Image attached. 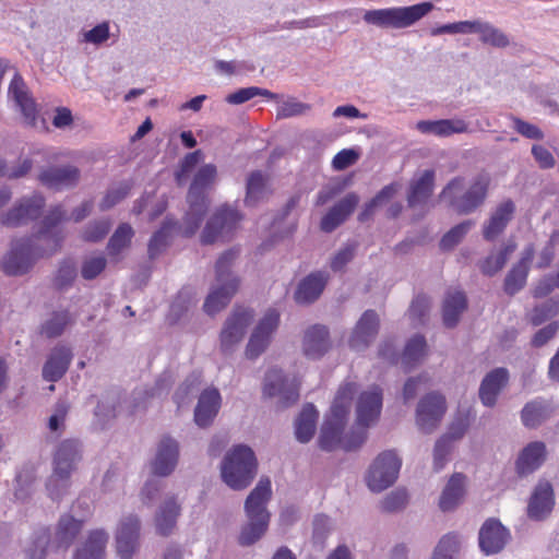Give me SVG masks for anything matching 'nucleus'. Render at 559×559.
<instances>
[{
	"label": "nucleus",
	"instance_id": "obj_4",
	"mask_svg": "<svg viewBox=\"0 0 559 559\" xmlns=\"http://www.w3.org/2000/svg\"><path fill=\"white\" fill-rule=\"evenodd\" d=\"M237 257L238 251L229 249L223 252L215 263V277L203 305L204 311L210 316L222 311L239 288L240 280L231 271Z\"/></svg>",
	"mask_w": 559,
	"mask_h": 559
},
{
	"label": "nucleus",
	"instance_id": "obj_55",
	"mask_svg": "<svg viewBox=\"0 0 559 559\" xmlns=\"http://www.w3.org/2000/svg\"><path fill=\"white\" fill-rule=\"evenodd\" d=\"M130 190L131 185L128 181L119 182L112 186L99 203L100 210L106 211L111 209L117 203L122 201L129 194Z\"/></svg>",
	"mask_w": 559,
	"mask_h": 559
},
{
	"label": "nucleus",
	"instance_id": "obj_9",
	"mask_svg": "<svg viewBox=\"0 0 559 559\" xmlns=\"http://www.w3.org/2000/svg\"><path fill=\"white\" fill-rule=\"evenodd\" d=\"M36 239L34 237L24 238L13 242L10 252L2 260V269L8 275H22L26 273L35 260L52 254L45 247H35Z\"/></svg>",
	"mask_w": 559,
	"mask_h": 559
},
{
	"label": "nucleus",
	"instance_id": "obj_7",
	"mask_svg": "<svg viewBox=\"0 0 559 559\" xmlns=\"http://www.w3.org/2000/svg\"><path fill=\"white\" fill-rule=\"evenodd\" d=\"M433 9L431 2H421L411 7L368 10L364 13L367 24L381 28H406L423 19Z\"/></svg>",
	"mask_w": 559,
	"mask_h": 559
},
{
	"label": "nucleus",
	"instance_id": "obj_50",
	"mask_svg": "<svg viewBox=\"0 0 559 559\" xmlns=\"http://www.w3.org/2000/svg\"><path fill=\"white\" fill-rule=\"evenodd\" d=\"M49 542L50 534L48 530L43 528L36 532L25 548L26 559H45Z\"/></svg>",
	"mask_w": 559,
	"mask_h": 559
},
{
	"label": "nucleus",
	"instance_id": "obj_51",
	"mask_svg": "<svg viewBox=\"0 0 559 559\" xmlns=\"http://www.w3.org/2000/svg\"><path fill=\"white\" fill-rule=\"evenodd\" d=\"M255 96H263V97H266L270 99L277 98V95L270 92L269 90L260 88L257 86H250V87L240 88V90L227 95L225 100L231 105H240V104H243V103L250 100L251 98H253Z\"/></svg>",
	"mask_w": 559,
	"mask_h": 559
},
{
	"label": "nucleus",
	"instance_id": "obj_14",
	"mask_svg": "<svg viewBox=\"0 0 559 559\" xmlns=\"http://www.w3.org/2000/svg\"><path fill=\"white\" fill-rule=\"evenodd\" d=\"M444 397L436 392L420 399L416 408V426L424 433H432L440 425L445 413Z\"/></svg>",
	"mask_w": 559,
	"mask_h": 559
},
{
	"label": "nucleus",
	"instance_id": "obj_26",
	"mask_svg": "<svg viewBox=\"0 0 559 559\" xmlns=\"http://www.w3.org/2000/svg\"><path fill=\"white\" fill-rule=\"evenodd\" d=\"M9 96L21 110L25 122L29 126H34L37 116L36 104L29 96L26 85L17 72H14L13 79L10 83Z\"/></svg>",
	"mask_w": 559,
	"mask_h": 559
},
{
	"label": "nucleus",
	"instance_id": "obj_47",
	"mask_svg": "<svg viewBox=\"0 0 559 559\" xmlns=\"http://www.w3.org/2000/svg\"><path fill=\"white\" fill-rule=\"evenodd\" d=\"M269 192L265 176L261 171H253L247 179L246 202L254 204L262 200Z\"/></svg>",
	"mask_w": 559,
	"mask_h": 559
},
{
	"label": "nucleus",
	"instance_id": "obj_2",
	"mask_svg": "<svg viewBox=\"0 0 559 559\" xmlns=\"http://www.w3.org/2000/svg\"><path fill=\"white\" fill-rule=\"evenodd\" d=\"M490 182V176L486 173L477 174L468 185L465 178L457 176L448 182L439 198L457 214L468 215L484 205Z\"/></svg>",
	"mask_w": 559,
	"mask_h": 559
},
{
	"label": "nucleus",
	"instance_id": "obj_11",
	"mask_svg": "<svg viewBox=\"0 0 559 559\" xmlns=\"http://www.w3.org/2000/svg\"><path fill=\"white\" fill-rule=\"evenodd\" d=\"M252 320L253 311L241 307L235 308L227 317L219 334L221 350L224 354H231L237 348Z\"/></svg>",
	"mask_w": 559,
	"mask_h": 559
},
{
	"label": "nucleus",
	"instance_id": "obj_22",
	"mask_svg": "<svg viewBox=\"0 0 559 559\" xmlns=\"http://www.w3.org/2000/svg\"><path fill=\"white\" fill-rule=\"evenodd\" d=\"M379 330V317L373 310H367L356 323L348 340L350 348L362 350L376 338Z\"/></svg>",
	"mask_w": 559,
	"mask_h": 559
},
{
	"label": "nucleus",
	"instance_id": "obj_17",
	"mask_svg": "<svg viewBox=\"0 0 559 559\" xmlns=\"http://www.w3.org/2000/svg\"><path fill=\"white\" fill-rule=\"evenodd\" d=\"M555 507V491L552 485L540 479L533 488L527 501L526 515L532 521H545Z\"/></svg>",
	"mask_w": 559,
	"mask_h": 559
},
{
	"label": "nucleus",
	"instance_id": "obj_46",
	"mask_svg": "<svg viewBox=\"0 0 559 559\" xmlns=\"http://www.w3.org/2000/svg\"><path fill=\"white\" fill-rule=\"evenodd\" d=\"M460 548V536L454 533L445 534L435 547L431 559H455Z\"/></svg>",
	"mask_w": 559,
	"mask_h": 559
},
{
	"label": "nucleus",
	"instance_id": "obj_30",
	"mask_svg": "<svg viewBox=\"0 0 559 559\" xmlns=\"http://www.w3.org/2000/svg\"><path fill=\"white\" fill-rule=\"evenodd\" d=\"M71 360L72 352L69 347L56 346L43 367V378L50 382L58 381L67 372Z\"/></svg>",
	"mask_w": 559,
	"mask_h": 559
},
{
	"label": "nucleus",
	"instance_id": "obj_10",
	"mask_svg": "<svg viewBox=\"0 0 559 559\" xmlns=\"http://www.w3.org/2000/svg\"><path fill=\"white\" fill-rule=\"evenodd\" d=\"M45 204V198L37 192L21 197L0 214V223L10 228L25 226L41 216Z\"/></svg>",
	"mask_w": 559,
	"mask_h": 559
},
{
	"label": "nucleus",
	"instance_id": "obj_32",
	"mask_svg": "<svg viewBox=\"0 0 559 559\" xmlns=\"http://www.w3.org/2000/svg\"><path fill=\"white\" fill-rule=\"evenodd\" d=\"M416 129L421 133L433 134L437 136H450L468 132V123L460 118L441 120H420L416 123Z\"/></svg>",
	"mask_w": 559,
	"mask_h": 559
},
{
	"label": "nucleus",
	"instance_id": "obj_48",
	"mask_svg": "<svg viewBox=\"0 0 559 559\" xmlns=\"http://www.w3.org/2000/svg\"><path fill=\"white\" fill-rule=\"evenodd\" d=\"M426 355V341L421 335L413 336L406 344L403 356L402 364L411 368L417 362H419L424 356Z\"/></svg>",
	"mask_w": 559,
	"mask_h": 559
},
{
	"label": "nucleus",
	"instance_id": "obj_36",
	"mask_svg": "<svg viewBox=\"0 0 559 559\" xmlns=\"http://www.w3.org/2000/svg\"><path fill=\"white\" fill-rule=\"evenodd\" d=\"M467 308V300L464 293L450 290L447 293L442 304V320L447 328H454L461 316Z\"/></svg>",
	"mask_w": 559,
	"mask_h": 559
},
{
	"label": "nucleus",
	"instance_id": "obj_41",
	"mask_svg": "<svg viewBox=\"0 0 559 559\" xmlns=\"http://www.w3.org/2000/svg\"><path fill=\"white\" fill-rule=\"evenodd\" d=\"M474 34H478L479 40L485 45L496 48H504L510 45L508 35L486 21L477 20Z\"/></svg>",
	"mask_w": 559,
	"mask_h": 559
},
{
	"label": "nucleus",
	"instance_id": "obj_33",
	"mask_svg": "<svg viewBox=\"0 0 559 559\" xmlns=\"http://www.w3.org/2000/svg\"><path fill=\"white\" fill-rule=\"evenodd\" d=\"M329 331L323 325H313L306 330L302 349L307 357L316 359L323 356L330 348Z\"/></svg>",
	"mask_w": 559,
	"mask_h": 559
},
{
	"label": "nucleus",
	"instance_id": "obj_6",
	"mask_svg": "<svg viewBox=\"0 0 559 559\" xmlns=\"http://www.w3.org/2000/svg\"><path fill=\"white\" fill-rule=\"evenodd\" d=\"M215 178L216 167L213 164L202 166L195 174L187 195L189 209L181 224L183 235L192 236L199 229L209 205L204 190L214 183Z\"/></svg>",
	"mask_w": 559,
	"mask_h": 559
},
{
	"label": "nucleus",
	"instance_id": "obj_5",
	"mask_svg": "<svg viewBox=\"0 0 559 559\" xmlns=\"http://www.w3.org/2000/svg\"><path fill=\"white\" fill-rule=\"evenodd\" d=\"M258 474V460L251 448L237 444L221 462L222 480L233 490L246 489Z\"/></svg>",
	"mask_w": 559,
	"mask_h": 559
},
{
	"label": "nucleus",
	"instance_id": "obj_45",
	"mask_svg": "<svg viewBox=\"0 0 559 559\" xmlns=\"http://www.w3.org/2000/svg\"><path fill=\"white\" fill-rule=\"evenodd\" d=\"M70 475L71 473H69V471H59L57 467L53 468L46 484L48 495L52 500H59L68 492Z\"/></svg>",
	"mask_w": 559,
	"mask_h": 559
},
{
	"label": "nucleus",
	"instance_id": "obj_40",
	"mask_svg": "<svg viewBox=\"0 0 559 559\" xmlns=\"http://www.w3.org/2000/svg\"><path fill=\"white\" fill-rule=\"evenodd\" d=\"M80 457L79 441L73 439L64 440L56 451L55 467L59 468V471H69L71 473Z\"/></svg>",
	"mask_w": 559,
	"mask_h": 559
},
{
	"label": "nucleus",
	"instance_id": "obj_60",
	"mask_svg": "<svg viewBox=\"0 0 559 559\" xmlns=\"http://www.w3.org/2000/svg\"><path fill=\"white\" fill-rule=\"evenodd\" d=\"M109 229L110 223L108 221H95L84 228L82 238L88 242H97L108 234Z\"/></svg>",
	"mask_w": 559,
	"mask_h": 559
},
{
	"label": "nucleus",
	"instance_id": "obj_58",
	"mask_svg": "<svg viewBox=\"0 0 559 559\" xmlns=\"http://www.w3.org/2000/svg\"><path fill=\"white\" fill-rule=\"evenodd\" d=\"M311 106L306 103H301L297 99L290 98L283 102L277 109V117L290 118L296 116H304L310 111Z\"/></svg>",
	"mask_w": 559,
	"mask_h": 559
},
{
	"label": "nucleus",
	"instance_id": "obj_31",
	"mask_svg": "<svg viewBox=\"0 0 559 559\" xmlns=\"http://www.w3.org/2000/svg\"><path fill=\"white\" fill-rule=\"evenodd\" d=\"M221 395L216 389H206L199 397L194 409V421L199 427H207L218 413Z\"/></svg>",
	"mask_w": 559,
	"mask_h": 559
},
{
	"label": "nucleus",
	"instance_id": "obj_1",
	"mask_svg": "<svg viewBox=\"0 0 559 559\" xmlns=\"http://www.w3.org/2000/svg\"><path fill=\"white\" fill-rule=\"evenodd\" d=\"M357 392L354 382L343 383L334 397L330 413L321 427L319 444L321 449L331 451L337 447L346 451L358 449L367 439V429L373 426L381 414L382 392L378 386L362 391L356 401V426L344 433L348 420L352 401Z\"/></svg>",
	"mask_w": 559,
	"mask_h": 559
},
{
	"label": "nucleus",
	"instance_id": "obj_19",
	"mask_svg": "<svg viewBox=\"0 0 559 559\" xmlns=\"http://www.w3.org/2000/svg\"><path fill=\"white\" fill-rule=\"evenodd\" d=\"M81 178L80 169L74 165H53L39 170L37 180L45 187L53 190H63L75 187Z\"/></svg>",
	"mask_w": 559,
	"mask_h": 559
},
{
	"label": "nucleus",
	"instance_id": "obj_62",
	"mask_svg": "<svg viewBox=\"0 0 559 559\" xmlns=\"http://www.w3.org/2000/svg\"><path fill=\"white\" fill-rule=\"evenodd\" d=\"M107 261L103 255L86 258L81 267V274L85 280H93L106 267Z\"/></svg>",
	"mask_w": 559,
	"mask_h": 559
},
{
	"label": "nucleus",
	"instance_id": "obj_53",
	"mask_svg": "<svg viewBox=\"0 0 559 559\" xmlns=\"http://www.w3.org/2000/svg\"><path fill=\"white\" fill-rule=\"evenodd\" d=\"M175 222L165 221L159 230H157L148 242V255L151 259L156 258L167 246L169 230L175 226Z\"/></svg>",
	"mask_w": 559,
	"mask_h": 559
},
{
	"label": "nucleus",
	"instance_id": "obj_59",
	"mask_svg": "<svg viewBox=\"0 0 559 559\" xmlns=\"http://www.w3.org/2000/svg\"><path fill=\"white\" fill-rule=\"evenodd\" d=\"M477 20L460 21L433 28L431 35L440 34H474Z\"/></svg>",
	"mask_w": 559,
	"mask_h": 559
},
{
	"label": "nucleus",
	"instance_id": "obj_34",
	"mask_svg": "<svg viewBox=\"0 0 559 559\" xmlns=\"http://www.w3.org/2000/svg\"><path fill=\"white\" fill-rule=\"evenodd\" d=\"M328 282V275L322 272L309 274L299 284L294 298L299 305H308L317 300Z\"/></svg>",
	"mask_w": 559,
	"mask_h": 559
},
{
	"label": "nucleus",
	"instance_id": "obj_52",
	"mask_svg": "<svg viewBox=\"0 0 559 559\" xmlns=\"http://www.w3.org/2000/svg\"><path fill=\"white\" fill-rule=\"evenodd\" d=\"M474 226V222L472 219H466L454 227H452L441 239L440 246L442 249L450 250L454 248L457 243L462 241V239L466 236V234Z\"/></svg>",
	"mask_w": 559,
	"mask_h": 559
},
{
	"label": "nucleus",
	"instance_id": "obj_43",
	"mask_svg": "<svg viewBox=\"0 0 559 559\" xmlns=\"http://www.w3.org/2000/svg\"><path fill=\"white\" fill-rule=\"evenodd\" d=\"M516 245L508 242L498 252L489 254L484 261L479 263L480 271L488 276H492L503 269L509 258L515 251Z\"/></svg>",
	"mask_w": 559,
	"mask_h": 559
},
{
	"label": "nucleus",
	"instance_id": "obj_8",
	"mask_svg": "<svg viewBox=\"0 0 559 559\" xmlns=\"http://www.w3.org/2000/svg\"><path fill=\"white\" fill-rule=\"evenodd\" d=\"M402 462L399 455L386 450L381 452L367 469L365 481L372 492H381L397 479Z\"/></svg>",
	"mask_w": 559,
	"mask_h": 559
},
{
	"label": "nucleus",
	"instance_id": "obj_27",
	"mask_svg": "<svg viewBox=\"0 0 559 559\" xmlns=\"http://www.w3.org/2000/svg\"><path fill=\"white\" fill-rule=\"evenodd\" d=\"M466 495V476L461 473L453 474L442 489L438 506L442 512L454 511L463 503Z\"/></svg>",
	"mask_w": 559,
	"mask_h": 559
},
{
	"label": "nucleus",
	"instance_id": "obj_21",
	"mask_svg": "<svg viewBox=\"0 0 559 559\" xmlns=\"http://www.w3.org/2000/svg\"><path fill=\"white\" fill-rule=\"evenodd\" d=\"M66 218V212L61 206H55L44 217L40 229L33 236L36 241L43 242L45 248L53 253L61 245L63 235L61 230L55 229V227Z\"/></svg>",
	"mask_w": 559,
	"mask_h": 559
},
{
	"label": "nucleus",
	"instance_id": "obj_56",
	"mask_svg": "<svg viewBox=\"0 0 559 559\" xmlns=\"http://www.w3.org/2000/svg\"><path fill=\"white\" fill-rule=\"evenodd\" d=\"M71 322L68 311L56 312L43 325V333L48 337L59 336Z\"/></svg>",
	"mask_w": 559,
	"mask_h": 559
},
{
	"label": "nucleus",
	"instance_id": "obj_44",
	"mask_svg": "<svg viewBox=\"0 0 559 559\" xmlns=\"http://www.w3.org/2000/svg\"><path fill=\"white\" fill-rule=\"evenodd\" d=\"M81 528V521L68 514L61 516L56 532V539L59 546H63L66 548L69 547V545L80 533Z\"/></svg>",
	"mask_w": 559,
	"mask_h": 559
},
{
	"label": "nucleus",
	"instance_id": "obj_61",
	"mask_svg": "<svg viewBox=\"0 0 559 559\" xmlns=\"http://www.w3.org/2000/svg\"><path fill=\"white\" fill-rule=\"evenodd\" d=\"M407 504V492L403 489L391 491L381 501V509L385 512H396Z\"/></svg>",
	"mask_w": 559,
	"mask_h": 559
},
{
	"label": "nucleus",
	"instance_id": "obj_18",
	"mask_svg": "<svg viewBox=\"0 0 559 559\" xmlns=\"http://www.w3.org/2000/svg\"><path fill=\"white\" fill-rule=\"evenodd\" d=\"M140 545V520L136 515L122 518L116 531V550L120 559H131Z\"/></svg>",
	"mask_w": 559,
	"mask_h": 559
},
{
	"label": "nucleus",
	"instance_id": "obj_63",
	"mask_svg": "<svg viewBox=\"0 0 559 559\" xmlns=\"http://www.w3.org/2000/svg\"><path fill=\"white\" fill-rule=\"evenodd\" d=\"M453 442L448 440V437H440L433 448V466L438 472L443 468L447 462V457L452 451Z\"/></svg>",
	"mask_w": 559,
	"mask_h": 559
},
{
	"label": "nucleus",
	"instance_id": "obj_23",
	"mask_svg": "<svg viewBox=\"0 0 559 559\" xmlns=\"http://www.w3.org/2000/svg\"><path fill=\"white\" fill-rule=\"evenodd\" d=\"M515 213V204L507 199L500 202L490 213L489 218L483 225V236L486 240H495L501 235Z\"/></svg>",
	"mask_w": 559,
	"mask_h": 559
},
{
	"label": "nucleus",
	"instance_id": "obj_25",
	"mask_svg": "<svg viewBox=\"0 0 559 559\" xmlns=\"http://www.w3.org/2000/svg\"><path fill=\"white\" fill-rule=\"evenodd\" d=\"M359 200V197L354 192L346 194L321 218L320 228L325 233L336 229L354 212Z\"/></svg>",
	"mask_w": 559,
	"mask_h": 559
},
{
	"label": "nucleus",
	"instance_id": "obj_54",
	"mask_svg": "<svg viewBox=\"0 0 559 559\" xmlns=\"http://www.w3.org/2000/svg\"><path fill=\"white\" fill-rule=\"evenodd\" d=\"M76 277V266L71 260H64L60 263L53 276V285L59 288H68Z\"/></svg>",
	"mask_w": 559,
	"mask_h": 559
},
{
	"label": "nucleus",
	"instance_id": "obj_3",
	"mask_svg": "<svg viewBox=\"0 0 559 559\" xmlns=\"http://www.w3.org/2000/svg\"><path fill=\"white\" fill-rule=\"evenodd\" d=\"M271 497V480L267 477H261L245 501L248 522L238 537L241 546H250L265 534L271 516L266 504Z\"/></svg>",
	"mask_w": 559,
	"mask_h": 559
},
{
	"label": "nucleus",
	"instance_id": "obj_35",
	"mask_svg": "<svg viewBox=\"0 0 559 559\" xmlns=\"http://www.w3.org/2000/svg\"><path fill=\"white\" fill-rule=\"evenodd\" d=\"M180 514V506L175 497L166 498L159 506L155 515L156 532L162 536H168L176 527Z\"/></svg>",
	"mask_w": 559,
	"mask_h": 559
},
{
	"label": "nucleus",
	"instance_id": "obj_38",
	"mask_svg": "<svg viewBox=\"0 0 559 559\" xmlns=\"http://www.w3.org/2000/svg\"><path fill=\"white\" fill-rule=\"evenodd\" d=\"M433 181L435 173L430 169L424 170L418 178L414 179L407 195L408 206L415 207L425 204L432 194Z\"/></svg>",
	"mask_w": 559,
	"mask_h": 559
},
{
	"label": "nucleus",
	"instance_id": "obj_20",
	"mask_svg": "<svg viewBox=\"0 0 559 559\" xmlns=\"http://www.w3.org/2000/svg\"><path fill=\"white\" fill-rule=\"evenodd\" d=\"M479 547L487 556L500 552L510 539V532L498 520H487L479 530Z\"/></svg>",
	"mask_w": 559,
	"mask_h": 559
},
{
	"label": "nucleus",
	"instance_id": "obj_12",
	"mask_svg": "<svg viewBox=\"0 0 559 559\" xmlns=\"http://www.w3.org/2000/svg\"><path fill=\"white\" fill-rule=\"evenodd\" d=\"M278 324V311L267 309L250 334L245 349V355L248 359L254 360L267 349Z\"/></svg>",
	"mask_w": 559,
	"mask_h": 559
},
{
	"label": "nucleus",
	"instance_id": "obj_24",
	"mask_svg": "<svg viewBox=\"0 0 559 559\" xmlns=\"http://www.w3.org/2000/svg\"><path fill=\"white\" fill-rule=\"evenodd\" d=\"M534 255V246L527 245L521 252L519 262L513 265L504 278V290L508 295L512 296L525 286Z\"/></svg>",
	"mask_w": 559,
	"mask_h": 559
},
{
	"label": "nucleus",
	"instance_id": "obj_39",
	"mask_svg": "<svg viewBox=\"0 0 559 559\" xmlns=\"http://www.w3.org/2000/svg\"><path fill=\"white\" fill-rule=\"evenodd\" d=\"M318 412L312 404L302 407L299 416L295 421L296 439L301 443L309 442L317 428Z\"/></svg>",
	"mask_w": 559,
	"mask_h": 559
},
{
	"label": "nucleus",
	"instance_id": "obj_64",
	"mask_svg": "<svg viewBox=\"0 0 559 559\" xmlns=\"http://www.w3.org/2000/svg\"><path fill=\"white\" fill-rule=\"evenodd\" d=\"M119 405V396L117 394H109L98 403L95 413L104 418H114L120 412L118 409Z\"/></svg>",
	"mask_w": 559,
	"mask_h": 559
},
{
	"label": "nucleus",
	"instance_id": "obj_57",
	"mask_svg": "<svg viewBox=\"0 0 559 559\" xmlns=\"http://www.w3.org/2000/svg\"><path fill=\"white\" fill-rule=\"evenodd\" d=\"M559 313V299H549L542 306L535 307L531 313V322L539 325L549 318Z\"/></svg>",
	"mask_w": 559,
	"mask_h": 559
},
{
	"label": "nucleus",
	"instance_id": "obj_42",
	"mask_svg": "<svg viewBox=\"0 0 559 559\" xmlns=\"http://www.w3.org/2000/svg\"><path fill=\"white\" fill-rule=\"evenodd\" d=\"M550 413L551 409L547 402L536 400L523 407L521 418L525 427L535 428L544 423L550 416Z\"/></svg>",
	"mask_w": 559,
	"mask_h": 559
},
{
	"label": "nucleus",
	"instance_id": "obj_37",
	"mask_svg": "<svg viewBox=\"0 0 559 559\" xmlns=\"http://www.w3.org/2000/svg\"><path fill=\"white\" fill-rule=\"evenodd\" d=\"M108 535L105 531L96 530L75 550L73 559H104Z\"/></svg>",
	"mask_w": 559,
	"mask_h": 559
},
{
	"label": "nucleus",
	"instance_id": "obj_16",
	"mask_svg": "<svg viewBox=\"0 0 559 559\" xmlns=\"http://www.w3.org/2000/svg\"><path fill=\"white\" fill-rule=\"evenodd\" d=\"M180 456L178 440L169 435H164L157 441L155 454L151 461V472L160 477L169 476L177 467Z\"/></svg>",
	"mask_w": 559,
	"mask_h": 559
},
{
	"label": "nucleus",
	"instance_id": "obj_49",
	"mask_svg": "<svg viewBox=\"0 0 559 559\" xmlns=\"http://www.w3.org/2000/svg\"><path fill=\"white\" fill-rule=\"evenodd\" d=\"M133 237V229L129 224H121L110 237L107 245L109 255L116 257L129 247Z\"/></svg>",
	"mask_w": 559,
	"mask_h": 559
},
{
	"label": "nucleus",
	"instance_id": "obj_13",
	"mask_svg": "<svg viewBox=\"0 0 559 559\" xmlns=\"http://www.w3.org/2000/svg\"><path fill=\"white\" fill-rule=\"evenodd\" d=\"M263 395L275 399L277 408H286L299 399L298 388L293 380L285 377L282 370L271 369L266 372L263 382Z\"/></svg>",
	"mask_w": 559,
	"mask_h": 559
},
{
	"label": "nucleus",
	"instance_id": "obj_29",
	"mask_svg": "<svg viewBox=\"0 0 559 559\" xmlns=\"http://www.w3.org/2000/svg\"><path fill=\"white\" fill-rule=\"evenodd\" d=\"M509 379L504 368H497L486 374L479 386V399L486 407H493Z\"/></svg>",
	"mask_w": 559,
	"mask_h": 559
},
{
	"label": "nucleus",
	"instance_id": "obj_28",
	"mask_svg": "<svg viewBox=\"0 0 559 559\" xmlns=\"http://www.w3.org/2000/svg\"><path fill=\"white\" fill-rule=\"evenodd\" d=\"M546 445L542 441L530 442L520 452L515 468L520 476H526L539 468L546 460Z\"/></svg>",
	"mask_w": 559,
	"mask_h": 559
},
{
	"label": "nucleus",
	"instance_id": "obj_15",
	"mask_svg": "<svg viewBox=\"0 0 559 559\" xmlns=\"http://www.w3.org/2000/svg\"><path fill=\"white\" fill-rule=\"evenodd\" d=\"M241 221L239 212L231 206H221L207 221L202 235V243L210 245L231 233Z\"/></svg>",
	"mask_w": 559,
	"mask_h": 559
}]
</instances>
